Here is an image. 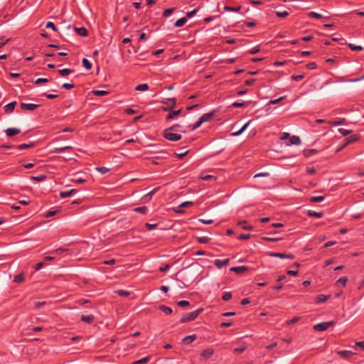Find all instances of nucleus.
<instances>
[{
	"instance_id": "nucleus-1",
	"label": "nucleus",
	"mask_w": 364,
	"mask_h": 364,
	"mask_svg": "<svg viewBox=\"0 0 364 364\" xmlns=\"http://www.w3.org/2000/svg\"><path fill=\"white\" fill-rule=\"evenodd\" d=\"M163 136L166 139L171 141H177L182 138L180 134L176 133L173 130H169V128H166L164 130Z\"/></svg>"
},
{
	"instance_id": "nucleus-2",
	"label": "nucleus",
	"mask_w": 364,
	"mask_h": 364,
	"mask_svg": "<svg viewBox=\"0 0 364 364\" xmlns=\"http://www.w3.org/2000/svg\"><path fill=\"white\" fill-rule=\"evenodd\" d=\"M202 309H198L194 311L186 313L181 318V323H186L195 320L202 312Z\"/></svg>"
},
{
	"instance_id": "nucleus-3",
	"label": "nucleus",
	"mask_w": 364,
	"mask_h": 364,
	"mask_svg": "<svg viewBox=\"0 0 364 364\" xmlns=\"http://www.w3.org/2000/svg\"><path fill=\"white\" fill-rule=\"evenodd\" d=\"M336 323L333 321L327 322H321L314 326V329L316 331H324L327 330L330 326H333Z\"/></svg>"
},
{
	"instance_id": "nucleus-4",
	"label": "nucleus",
	"mask_w": 364,
	"mask_h": 364,
	"mask_svg": "<svg viewBox=\"0 0 364 364\" xmlns=\"http://www.w3.org/2000/svg\"><path fill=\"white\" fill-rule=\"evenodd\" d=\"M359 139V136L357 134H353V135H351L347 138H346L345 141V144H343L341 147H339L336 152H338L340 151L341 150H342L344 147H346L348 144H350V143H353V142H355L356 141H358Z\"/></svg>"
},
{
	"instance_id": "nucleus-5",
	"label": "nucleus",
	"mask_w": 364,
	"mask_h": 364,
	"mask_svg": "<svg viewBox=\"0 0 364 364\" xmlns=\"http://www.w3.org/2000/svg\"><path fill=\"white\" fill-rule=\"evenodd\" d=\"M269 255L270 257H279V258H282V259H293L294 258V256L292 254H285V253H282V252H270V253H269Z\"/></svg>"
},
{
	"instance_id": "nucleus-6",
	"label": "nucleus",
	"mask_w": 364,
	"mask_h": 364,
	"mask_svg": "<svg viewBox=\"0 0 364 364\" xmlns=\"http://www.w3.org/2000/svg\"><path fill=\"white\" fill-rule=\"evenodd\" d=\"M164 103L167 105V107L164 108L163 109L164 111H168L175 107L176 103V98H168V99H166L164 102Z\"/></svg>"
},
{
	"instance_id": "nucleus-7",
	"label": "nucleus",
	"mask_w": 364,
	"mask_h": 364,
	"mask_svg": "<svg viewBox=\"0 0 364 364\" xmlns=\"http://www.w3.org/2000/svg\"><path fill=\"white\" fill-rule=\"evenodd\" d=\"M39 105L32 103H21V108L23 110H29L33 111L35 110Z\"/></svg>"
},
{
	"instance_id": "nucleus-8",
	"label": "nucleus",
	"mask_w": 364,
	"mask_h": 364,
	"mask_svg": "<svg viewBox=\"0 0 364 364\" xmlns=\"http://www.w3.org/2000/svg\"><path fill=\"white\" fill-rule=\"evenodd\" d=\"M229 261H230L229 258H227L225 259H217L214 261V264L218 268L221 269L223 267L226 266L229 263Z\"/></svg>"
},
{
	"instance_id": "nucleus-9",
	"label": "nucleus",
	"mask_w": 364,
	"mask_h": 364,
	"mask_svg": "<svg viewBox=\"0 0 364 364\" xmlns=\"http://www.w3.org/2000/svg\"><path fill=\"white\" fill-rule=\"evenodd\" d=\"M249 269V268L246 266H237V267H233L230 268L231 272H234L236 274H242L245 272H247Z\"/></svg>"
},
{
	"instance_id": "nucleus-10",
	"label": "nucleus",
	"mask_w": 364,
	"mask_h": 364,
	"mask_svg": "<svg viewBox=\"0 0 364 364\" xmlns=\"http://www.w3.org/2000/svg\"><path fill=\"white\" fill-rule=\"evenodd\" d=\"M337 353L342 358L346 359L350 358L353 355H355V353H353L351 350H339L337 352Z\"/></svg>"
},
{
	"instance_id": "nucleus-11",
	"label": "nucleus",
	"mask_w": 364,
	"mask_h": 364,
	"mask_svg": "<svg viewBox=\"0 0 364 364\" xmlns=\"http://www.w3.org/2000/svg\"><path fill=\"white\" fill-rule=\"evenodd\" d=\"M214 353V350L212 348H206L202 351L200 356L204 359L207 360L210 358Z\"/></svg>"
},
{
	"instance_id": "nucleus-12",
	"label": "nucleus",
	"mask_w": 364,
	"mask_h": 364,
	"mask_svg": "<svg viewBox=\"0 0 364 364\" xmlns=\"http://www.w3.org/2000/svg\"><path fill=\"white\" fill-rule=\"evenodd\" d=\"M77 192L76 189H71L70 191H64L60 192V196L62 198H65L72 196Z\"/></svg>"
},
{
	"instance_id": "nucleus-13",
	"label": "nucleus",
	"mask_w": 364,
	"mask_h": 364,
	"mask_svg": "<svg viewBox=\"0 0 364 364\" xmlns=\"http://www.w3.org/2000/svg\"><path fill=\"white\" fill-rule=\"evenodd\" d=\"M5 133L8 136L11 137L21 133V129L18 128H8L5 130Z\"/></svg>"
},
{
	"instance_id": "nucleus-14",
	"label": "nucleus",
	"mask_w": 364,
	"mask_h": 364,
	"mask_svg": "<svg viewBox=\"0 0 364 364\" xmlns=\"http://www.w3.org/2000/svg\"><path fill=\"white\" fill-rule=\"evenodd\" d=\"M94 320L95 316L93 315H82L81 316V321L88 324H91L94 321Z\"/></svg>"
},
{
	"instance_id": "nucleus-15",
	"label": "nucleus",
	"mask_w": 364,
	"mask_h": 364,
	"mask_svg": "<svg viewBox=\"0 0 364 364\" xmlns=\"http://www.w3.org/2000/svg\"><path fill=\"white\" fill-rule=\"evenodd\" d=\"M307 215L309 217L321 218L323 216V212H316L314 210H309L307 212Z\"/></svg>"
},
{
	"instance_id": "nucleus-16",
	"label": "nucleus",
	"mask_w": 364,
	"mask_h": 364,
	"mask_svg": "<svg viewBox=\"0 0 364 364\" xmlns=\"http://www.w3.org/2000/svg\"><path fill=\"white\" fill-rule=\"evenodd\" d=\"M16 104V102L15 101L14 102H11L7 104L4 107L5 112H6V113H11V112H13L14 109H15Z\"/></svg>"
},
{
	"instance_id": "nucleus-17",
	"label": "nucleus",
	"mask_w": 364,
	"mask_h": 364,
	"mask_svg": "<svg viewBox=\"0 0 364 364\" xmlns=\"http://www.w3.org/2000/svg\"><path fill=\"white\" fill-rule=\"evenodd\" d=\"M169 128V130H173L174 132H182V133H186V129H183V127L179 124H173V126L168 127Z\"/></svg>"
},
{
	"instance_id": "nucleus-18",
	"label": "nucleus",
	"mask_w": 364,
	"mask_h": 364,
	"mask_svg": "<svg viewBox=\"0 0 364 364\" xmlns=\"http://www.w3.org/2000/svg\"><path fill=\"white\" fill-rule=\"evenodd\" d=\"M75 31L80 36L85 37L88 35L87 30L84 27H80V28L75 27Z\"/></svg>"
},
{
	"instance_id": "nucleus-19",
	"label": "nucleus",
	"mask_w": 364,
	"mask_h": 364,
	"mask_svg": "<svg viewBox=\"0 0 364 364\" xmlns=\"http://www.w3.org/2000/svg\"><path fill=\"white\" fill-rule=\"evenodd\" d=\"M330 297H331V295L318 294L316 299V303L321 304V303L325 302Z\"/></svg>"
},
{
	"instance_id": "nucleus-20",
	"label": "nucleus",
	"mask_w": 364,
	"mask_h": 364,
	"mask_svg": "<svg viewBox=\"0 0 364 364\" xmlns=\"http://www.w3.org/2000/svg\"><path fill=\"white\" fill-rule=\"evenodd\" d=\"M181 112V109L178 110L171 111L169 112V114L166 116V120H171L173 119L175 117L178 116Z\"/></svg>"
},
{
	"instance_id": "nucleus-21",
	"label": "nucleus",
	"mask_w": 364,
	"mask_h": 364,
	"mask_svg": "<svg viewBox=\"0 0 364 364\" xmlns=\"http://www.w3.org/2000/svg\"><path fill=\"white\" fill-rule=\"evenodd\" d=\"M213 116H214V112H209V113L203 114L200 118L203 123V122L210 121L213 118Z\"/></svg>"
},
{
	"instance_id": "nucleus-22",
	"label": "nucleus",
	"mask_w": 364,
	"mask_h": 364,
	"mask_svg": "<svg viewBox=\"0 0 364 364\" xmlns=\"http://www.w3.org/2000/svg\"><path fill=\"white\" fill-rule=\"evenodd\" d=\"M289 141H290V144H294V145H299V144H301V142L300 138L295 135L289 137Z\"/></svg>"
},
{
	"instance_id": "nucleus-23",
	"label": "nucleus",
	"mask_w": 364,
	"mask_h": 364,
	"mask_svg": "<svg viewBox=\"0 0 364 364\" xmlns=\"http://www.w3.org/2000/svg\"><path fill=\"white\" fill-rule=\"evenodd\" d=\"M74 71L73 70L69 69V68H64L58 70L59 74L62 77H65L71 73H73Z\"/></svg>"
},
{
	"instance_id": "nucleus-24",
	"label": "nucleus",
	"mask_w": 364,
	"mask_h": 364,
	"mask_svg": "<svg viewBox=\"0 0 364 364\" xmlns=\"http://www.w3.org/2000/svg\"><path fill=\"white\" fill-rule=\"evenodd\" d=\"M151 359V356L148 355L144 358H142L138 360H136L132 363V364H146Z\"/></svg>"
},
{
	"instance_id": "nucleus-25",
	"label": "nucleus",
	"mask_w": 364,
	"mask_h": 364,
	"mask_svg": "<svg viewBox=\"0 0 364 364\" xmlns=\"http://www.w3.org/2000/svg\"><path fill=\"white\" fill-rule=\"evenodd\" d=\"M159 309L163 311L165 314H171L172 313V309L171 307H168V306H164V305H161L159 306Z\"/></svg>"
},
{
	"instance_id": "nucleus-26",
	"label": "nucleus",
	"mask_w": 364,
	"mask_h": 364,
	"mask_svg": "<svg viewBox=\"0 0 364 364\" xmlns=\"http://www.w3.org/2000/svg\"><path fill=\"white\" fill-rule=\"evenodd\" d=\"M196 338V335H191V336H186L184 338H183V343H186V344H190L193 341H194Z\"/></svg>"
},
{
	"instance_id": "nucleus-27",
	"label": "nucleus",
	"mask_w": 364,
	"mask_h": 364,
	"mask_svg": "<svg viewBox=\"0 0 364 364\" xmlns=\"http://www.w3.org/2000/svg\"><path fill=\"white\" fill-rule=\"evenodd\" d=\"M149 90V85L147 83L139 84L135 87V90L137 91H146Z\"/></svg>"
},
{
	"instance_id": "nucleus-28",
	"label": "nucleus",
	"mask_w": 364,
	"mask_h": 364,
	"mask_svg": "<svg viewBox=\"0 0 364 364\" xmlns=\"http://www.w3.org/2000/svg\"><path fill=\"white\" fill-rule=\"evenodd\" d=\"M133 210L134 212L145 215V214H146V213L148 211V208L146 206H141V207L135 208Z\"/></svg>"
},
{
	"instance_id": "nucleus-29",
	"label": "nucleus",
	"mask_w": 364,
	"mask_h": 364,
	"mask_svg": "<svg viewBox=\"0 0 364 364\" xmlns=\"http://www.w3.org/2000/svg\"><path fill=\"white\" fill-rule=\"evenodd\" d=\"M24 275L23 273L18 274L14 277V282L20 284L24 281Z\"/></svg>"
},
{
	"instance_id": "nucleus-30",
	"label": "nucleus",
	"mask_w": 364,
	"mask_h": 364,
	"mask_svg": "<svg viewBox=\"0 0 364 364\" xmlns=\"http://www.w3.org/2000/svg\"><path fill=\"white\" fill-rule=\"evenodd\" d=\"M68 149H72V147L70 146H63V147H56L55 148V149L53 150V153H62V152H64L66 150H68Z\"/></svg>"
},
{
	"instance_id": "nucleus-31",
	"label": "nucleus",
	"mask_w": 364,
	"mask_h": 364,
	"mask_svg": "<svg viewBox=\"0 0 364 364\" xmlns=\"http://www.w3.org/2000/svg\"><path fill=\"white\" fill-rule=\"evenodd\" d=\"M186 21H187V19L186 17L181 18L180 19L177 20L175 22L174 26L176 27H181L186 23Z\"/></svg>"
},
{
	"instance_id": "nucleus-32",
	"label": "nucleus",
	"mask_w": 364,
	"mask_h": 364,
	"mask_svg": "<svg viewBox=\"0 0 364 364\" xmlns=\"http://www.w3.org/2000/svg\"><path fill=\"white\" fill-rule=\"evenodd\" d=\"M324 198L323 196H312L310 198V201L312 203H319L323 201Z\"/></svg>"
},
{
	"instance_id": "nucleus-33",
	"label": "nucleus",
	"mask_w": 364,
	"mask_h": 364,
	"mask_svg": "<svg viewBox=\"0 0 364 364\" xmlns=\"http://www.w3.org/2000/svg\"><path fill=\"white\" fill-rule=\"evenodd\" d=\"M82 63L83 67L87 70H89L92 68V63L87 58H83Z\"/></svg>"
},
{
	"instance_id": "nucleus-34",
	"label": "nucleus",
	"mask_w": 364,
	"mask_h": 364,
	"mask_svg": "<svg viewBox=\"0 0 364 364\" xmlns=\"http://www.w3.org/2000/svg\"><path fill=\"white\" fill-rule=\"evenodd\" d=\"M318 153V150L316 149H306L304 151V155L306 157H309L311 156L312 154H315Z\"/></svg>"
},
{
	"instance_id": "nucleus-35",
	"label": "nucleus",
	"mask_w": 364,
	"mask_h": 364,
	"mask_svg": "<svg viewBox=\"0 0 364 364\" xmlns=\"http://www.w3.org/2000/svg\"><path fill=\"white\" fill-rule=\"evenodd\" d=\"M92 93L95 96L101 97V96L107 95L109 93V92L106 91V90H93Z\"/></svg>"
},
{
	"instance_id": "nucleus-36",
	"label": "nucleus",
	"mask_w": 364,
	"mask_h": 364,
	"mask_svg": "<svg viewBox=\"0 0 364 364\" xmlns=\"http://www.w3.org/2000/svg\"><path fill=\"white\" fill-rule=\"evenodd\" d=\"M348 280V279L347 277H342L339 278L336 282H337V284H341L343 287H345Z\"/></svg>"
},
{
	"instance_id": "nucleus-37",
	"label": "nucleus",
	"mask_w": 364,
	"mask_h": 364,
	"mask_svg": "<svg viewBox=\"0 0 364 364\" xmlns=\"http://www.w3.org/2000/svg\"><path fill=\"white\" fill-rule=\"evenodd\" d=\"M238 225H241L242 228L245 230H251L253 229L252 226L246 225V221H241Z\"/></svg>"
},
{
	"instance_id": "nucleus-38",
	"label": "nucleus",
	"mask_w": 364,
	"mask_h": 364,
	"mask_svg": "<svg viewBox=\"0 0 364 364\" xmlns=\"http://www.w3.org/2000/svg\"><path fill=\"white\" fill-rule=\"evenodd\" d=\"M174 8H168V9H166L164 11L163 14H162V16L164 17H168L171 14H172V13L174 11Z\"/></svg>"
},
{
	"instance_id": "nucleus-39",
	"label": "nucleus",
	"mask_w": 364,
	"mask_h": 364,
	"mask_svg": "<svg viewBox=\"0 0 364 364\" xmlns=\"http://www.w3.org/2000/svg\"><path fill=\"white\" fill-rule=\"evenodd\" d=\"M246 349V347L244 346H238L235 348H234V353L237 355H239L240 353H242V352H244Z\"/></svg>"
},
{
	"instance_id": "nucleus-40",
	"label": "nucleus",
	"mask_w": 364,
	"mask_h": 364,
	"mask_svg": "<svg viewBox=\"0 0 364 364\" xmlns=\"http://www.w3.org/2000/svg\"><path fill=\"white\" fill-rule=\"evenodd\" d=\"M240 9H241L240 6H238V7H232V6H225V10L226 11L238 12Z\"/></svg>"
},
{
	"instance_id": "nucleus-41",
	"label": "nucleus",
	"mask_w": 364,
	"mask_h": 364,
	"mask_svg": "<svg viewBox=\"0 0 364 364\" xmlns=\"http://www.w3.org/2000/svg\"><path fill=\"white\" fill-rule=\"evenodd\" d=\"M348 47L350 48V50H355V51H360L363 49V48L360 46H355L354 44H352V43H349L348 44Z\"/></svg>"
},
{
	"instance_id": "nucleus-42",
	"label": "nucleus",
	"mask_w": 364,
	"mask_h": 364,
	"mask_svg": "<svg viewBox=\"0 0 364 364\" xmlns=\"http://www.w3.org/2000/svg\"><path fill=\"white\" fill-rule=\"evenodd\" d=\"M96 170L102 174H105L109 171V168L105 166H99L96 168Z\"/></svg>"
},
{
	"instance_id": "nucleus-43",
	"label": "nucleus",
	"mask_w": 364,
	"mask_h": 364,
	"mask_svg": "<svg viewBox=\"0 0 364 364\" xmlns=\"http://www.w3.org/2000/svg\"><path fill=\"white\" fill-rule=\"evenodd\" d=\"M116 293L118 295H119L121 296H124V297H127V296H129V294H130L129 291L123 290V289H119V290L117 291Z\"/></svg>"
},
{
	"instance_id": "nucleus-44",
	"label": "nucleus",
	"mask_w": 364,
	"mask_h": 364,
	"mask_svg": "<svg viewBox=\"0 0 364 364\" xmlns=\"http://www.w3.org/2000/svg\"><path fill=\"white\" fill-rule=\"evenodd\" d=\"M275 14L277 15V16L278 17H281V18H285L287 16H288L289 15V13L287 11H276L275 12Z\"/></svg>"
},
{
	"instance_id": "nucleus-45",
	"label": "nucleus",
	"mask_w": 364,
	"mask_h": 364,
	"mask_svg": "<svg viewBox=\"0 0 364 364\" xmlns=\"http://www.w3.org/2000/svg\"><path fill=\"white\" fill-rule=\"evenodd\" d=\"M32 146H33V143H31V144H20V145L17 146L16 148L18 149L21 150V149L31 148Z\"/></svg>"
},
{
	"instance_id": "nucleus-46",
	"label": "nucleus",
	"mask_w": 364,
	"mask_h": 364,
	"mask_svg": "<svg viewBox=\"0 0 364 364\" xmlns=\"http://www.w3.org/2000/svg\"><path fill=\"white\" fill-rule=\"evenodd\" d=\"M46 28H50V29H52L53 31H55V32H57V31H58V28H57V27H56V26H55V25L53 22H51V21H49V22H48V23H46Z\"/></svg>"
},
{
	"instance_id": "nucleus-47",
	"label": "nucleus",
	"mask_w": 364,
	"mask_h": 364,
	"mask_svg": "<svg viewBox=\"0 0 364 364\" xmlns=\"http://www.w3.org/2000/svg\"><path fill=\"white\" fill-rule=\"evenodd\" d=\"M200 178L203 180V181H208L211 178H213V176H211V175H209V174H206L205 173H201L200 176Z\"/></svg>"
},
{
	"instance_id": "nucleus-48",
	"label": "nucleus",
	"mask_w": 364,
	"mask_h": 364,
	"mask_svg": "<svg viewBox=\"0 0 364 364\" xmlns=\"http://www.w3.org/2000/svg\"><path fill=\"white\" fill-rule=\"evenodd\" d=\"M177 304H178V306L184 308V307H186V306H189L190 303L188 301L181 300V301H179L177 303Z\"/></svg>"
},
{
	"instance_id": "nucleus-49",
	"label": "nucleus",
	"mask_w": 364,
	"mask_h": 364,
	"mask_svg": "<svg viewBox=\"0 0 364 364\" xmlns=\"http://www.w3.org/2000/svg\"><path fill=\"white\" fill-rule=\"evenodd\" d=\"M203 124V122L201 121L200 118L193 124V126L191 128V130H195L198 129L201 124Z\"/></svg>"
},
{
	"instance_id": "nucleus-50",
	"label": "nucleus",
	"mask_w": 364,
	"mask_h": 364,
	"mask_svg": "<svg viewBox=\"0 0 364 364\" xmlns=\"http://www.w3.org/2000/svg\"><path fill=\"white\" fill-rule=\"evenodd\" d=\"M262 240L264 241H269V242H277L281 240V238H277V237H262Z\"/></svg>"
},
{
	"instance_id": "nucleus-51",
	"label": "nucleus",
	"mask_w": 364,
	"mask_h": 364,
	"mask_svg": "<svg viewBox=\"0 0 364 364\" xmlns=\"http://www.w3.org/2000/svg\"><path fill=\"white\" fill-rule=\"evenodd\" d=\"M232 298V294L230 292H225L223 296L222 299L223 301H229Z\"/></svg>"
},
{
	"instance_id": "nucleus-52",
	"label": "nucleus",
	"mask_w": 364,
	"mask_h": 364,
	"mask_svg": "<svg viewBox=\"0 0 364 364\" xmlns=\"http://www.w3.org/2000/svg\"><path fill=\"white\" fill-rule=\"evenodd\" d=\"M338 132L344 136H348L351 132L350 130H348L344 128H340Z\"/></svg>"
},
{
	"instance_id": "nucleus-53",
	"label": "nucleus",
	"mask_w": 364,
	"mask_h": 364,
	"mask_svg": "<svg viewBox=\"0 0 364 364\" xmlns=\"http://www.w3.org/2000/svg\"><path fill=\"white\" fill-rule=\"evenodd\" d=\"M46 304V301H36L34 302V307L36 309H40Z\"/></svg>"
},
{
	"instance_id": "nucleus-54",
	"label": "nucleus",
	"mask_w": 364,
	"mask_h": 364,
	"mask_svg": "<svg viewBox=\"0 0 364 364\" xmlns=\"http://www.w3.org/2000/svg\"><path fill=\"white\" fill-rule=\"evenodd\" d=\"M309 16L311 17V18H318V19L322 18L321 14L316 13V12H314V11L310 12L309 14Z\"/></svg>"
},
{
	"instance_id": "nucleus-55",
	"label": "nucleus",
	"mask_w": 364,
	"mask_h": 364,
	"mask_svg": "<svg viewBox=\"0 0 364 364\" xmlns=\"http://www.w3.org/2000/svg\"><path fill=\"white\" fill-rule=\"evenodd\" d=\"M45 178H46V176L44 175H40V176H32L31 177V179L33 181H42Z\"/></svg>"
},
{
	"instance_id": "nucleus-56",
	"label": "nucleus",
	"mask_w": 364,
	"mask_h": 364,
	"mask_svg": "<svg viewBox=\"0 0 364 364\" xmlns=\"http://www.w3.org/2000/svg\"><path fill=\"white\" fill-rule=\"evenodd\" d=\"M304 77V75H295L291 76V80L294 81H299L301 80Z\"/></svg>"
},
{
	"instance_id": "nucleus-57",
	"label": "nucleus",
	"mask_w": 364,
	"mask_h": 364,
	"mask_svg": "<svg viewBox=\"0 0 364 364\" xmlns=\"http://www.w3.org/2000/svg\"><path fill=\"white\" fill-rule=\"evenodd\" d=\"M246 105L245 102H235L232 104V107H242Z\"/></svg>"
},
{
	"instance_id": "nucleus-58",
	"label": "nucleus",
	"mask_w": 364,
	"mask_h": 364,
	"mask_svg": "<svg viewBox=\"0 0 364 364\" xmlns=\"http://www.w3.org/2000/svg\"><path fill=\"white\" fill-rule=\"evenodd\" d=\"M250 238V234H241L238 236V239L241 240H245Z\"/></svg>"
},
{
	"instance_id": "nucleus-59",
	"label": "nucleus",
	"mask_w": 364,
	"mask_h": 364,
	"mask_svg": "<svg viewBox=\"0 0 364 364\" xmlns=\"http://www.w3.org/2000/svg\"><path fill=\"white\" fill-rule=\"evenodd\" d=\"M48 81L49 80L47 78L41 77V78H38L37 80H36L35 84L39 85V84L43 83V82H48Z\"/></svg>"
},
{
	"instance_id": "nucleus-60",
	"label": "nucleus",
	"mask_w": 364,
	"mask_h": 364,
	"mask_svg": "<svg viewBox=\"0 0 364 364\" xmlns=\"http://www.w3.org/2000/svg\"><path fill=\"white\" fill-rule=\"evenodd\" d=\"M197 11H198L197 9H195L191 11H188L186 13V16L188 18H192L193 16H194V15L196 14Z\"/></svg>"
},
{
	"instance_id": "nucleus-61",
	"label": "nucleus",
	"mask_w": 364,
	"mask_h": 364,
	"mask_svg": "<svg viewBox=\"0 0 364 364\" xmlns=\"http://www.w3.org/2000/svg\"><path fill=\"white\" fill-rule=\"evenodd\" d=\"M145 226L147 228V230H151L155 229L157 227V224H150V223H146L145 224Z\"/></svg>"
},
{
	"instance_id": "nucleus-62",
	"label": "nucleus",
	"mask_w": 364,
	"mask_h": 364,
	"mask_svg": "<svg viewBox=\"0 0 364 364\" xmlns=\"http://www.w3.org/2000/svg\"><path fill=\"white\" fill-rule=\"evenodd\" d=\"M44 265L45 263L43 262H38L35 265L34 269L36 271L40 270L41 268L44 267Z\"/></svg>"
},
{
	"instance_id": "nucleus-63",
	"label": "nucleus",
	"mask_w": 364,
	"mask_h": 364,
	"mask_svg": "<svg viewBox=\"0 0 364 364\" xmlns=\"http://www.w3.org/2000/svg\"><path fill=\"white\" fill-rule=\"evenodd\" d=\"M75 87V85L73 84H70V83H68V82H65L64 84H63L62 85V87L66 89V90H70L72 88H73Z\"/></svg>"
},
{
	"instance_id": "nucleus-64",
	"label": "nucleus",
	"mask_w": 364,
	"mask_h": 364,
	"mask_svg": "<svg viewBox=\"0 0 364 364\" xmlns=\"http://www.w3.org/2000/svg\"><path fill=\"white\" fill-rule=\"evenodd\" d=\"M306 66L309 70H314L316 68V64L314 62H311L307 63Z\"/></svg>"
}]
</instances>
